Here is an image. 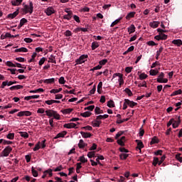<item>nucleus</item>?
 <instances>
[{
    "label": "nucleus",
    "mask_w": 182,
    "mask_h": 182,
    "mask_svg": "<svg viewBox=\"0 0 182 182\" xmlns=\"http://www.w3.org/2000/svg\"><path fill=\"white\" fill-rule=\"evenodd\" d=\"M86 146H87V144L85 143L83 139H80V142L78 144L79 149H85V147H86Z\"/></svg>",
    "instance_id": "18"
},
{
    "label": "nucleus",
    "mask_w": 182,
    "mask_h": 182,
    "mask_svg": "<svg viewBox=\"0 0 182 182\" xmlns=\"http://www.w3.org/2000/svg\"><path fill=\"white\" fill-rule=\"evenodd\" d=\"M100 69H102V65H98L94 67L93 68H91V69L90 70V72H94V70H100Z\"/></svg>",
    "instance_id": "41"
},
{
    "label": "nucleus",
    "mask_w": 182,
    "mask_h": 182,
    "mask_svg": "<svg viewBox=\"0 0 182 182\" xmlns=\"http://www.w3.org/2000/svg\"><path fill=\"white\" fill-rule=\"evenodd\" d=\"M28 22V20H26V18H23L21 19L20 21V23H21V25H25V23H26Z\"/></svg>",
    "instance_id": "64"
},
{
    "label": "nucleus",
    "mask_w": 182,
    "mask_h": 182,
    "mask_svg": "<svg viewBox=\"0 0 182 182\" xmlns=\"http://www.w3.org/2000/svg\"><path fill=\"white\" fill-rule=\"evenodd\" d=\"M120 21H122V17L115 20L114 21H113L110 27L113 28V26H114L115 25H117V23H119L120 22Z\"/></svg>",
    "instance_id": "30"
},
{
    "label": "nucleus",
    "mask_w": 182,
    "mask_h": 182,
    "mask_svg": "<svg viewBox=\"0 0 182 182\" xmlns=\"http://www.w3.org/2000/svg\"><path fill=\"white\" fill-rule=\"evenodd\" d=\"M31 172L33 177H38V171L35 170V168L33 166L31 167Z\"/></svg>",
    "instance_id": "39"
},
{
    "label": "nucleus",
    "mask_w": 182,
    "mask_h": 182,
    "mask_svg": "<svg viewBox=\"0 0 182 182\" xmlns=\"http://www.w3.org/2000/svg\"><path fill=\"white\" fill-rule=\"evenodd\" d=\"M159 25H160V21H153L149 23V26L154 29H156V28H159Z\"/></svg>",
    "instance_id": "14"
},
{
    "label": "nucleus",
    "mask_w": 182,
    "mask_h": 182,
    "mask_svg": "<svg viewBox=\"0 0 182 182\" xmlns=\"http://www.w3.org/2000/svg\"><path fill=\"white\" fill-rule=\"evenodd\" d=\"M132 70H133V67H127L125 68V72L127 73H130L132 72Z\"/></svg>",
    "instance_id": "61"
},
{
    "label": "nucleus",
    "mask_w": 182,
    "mask_h": 182,
    "mask_svg": "<svg viewBox=\"0 0 182 182\" xmlns=\"http://www.w3.org/2000/svg\"><path fill=\"white\" fill-rule=\"evenodd\" d=\"M6 66H9V68H16V65L14 64L11 61H7L6 63Z\"/></svg>",
    "instance_id": "38"
},
{
    "label": "nucleus",
    "mask_w": 182,
    "mask_h": 182,
    "mask_svg": "<svg viewBox=\"0 0 182 182\" xmlns=\"http://www.w3.org/2000/svg\"><path fill=\"white\" fill-rule=\"evenodd\" d=\"M20 135L21 136V137H23V139H28V137H29V134H28V132H21Z\"/></svg>",
    "instance_id": "36"
},
{
    "label": "nucleus",
    "mask_w": 182,
    "mask_h": 182,
    "mask_svg": "<svg viewBox=\"0 0 182 182\" xmlns=\"http://www.w3.org/2000/svg\"><path fill=\"white\" fill-rule=\"evenodd\" d=\"M152 164L153 166H154V167H156L157 164L159 165V159L157 157H154V161Z\"/></svg>",
    "instance_id": "48"
},
{
    "label": "nucleus",
    "mask_w": 182,
    "mask_h": 182,
    "mask_svg": "<svg viewBox=\"0 0 182 182\" xmlns=\"http://www.w3.org/2000/svg\"><path fill=\"white\" fill-rule=\"evenodd\" d=\"M118 82L119 83V86H122V85L124 84V80H123V76H121L119 79L118 80Z\"/></svg>",
    "instance_id": "60"
},
{
    "label": "nucleus",
    "mask_w": 182,
    "mask_h": 182,
    "mask_svg": "<svg viewBox=\"0 0 182 182\" xmlns=\"http://www.w3.org/2000/svg\"><path fill=\"white\" fill-rule=\"evenodd\" d=\"M15 53H18V52H28V49L25 47H21L20 48L16 49L14 50Z\"/></svg>",
    "instance_id": "27"
},
{
    "label": "nucleus",
    "mask_w": 182,
    "mask_h": 182,
    "mask_svg": "<svg viewBox=\"0 0 182 182\" xmlns=\"http://www.w3.org/2000/svg\"><path fill=\"white\" fill-rule=\"evenodd\" d=\"M7 139H9V140H14V137H15V134L14 133H10L9 134L6 135Z\"/></svg>",
    "instance_id": "42"
},
{
    "label": "nucleus",
    "mask_w": 182,
    "mask_h": 182,
    "mask_svg": "<svg viewBox=\"0 0 182 182\" xmlns=\"http://www.w3.org/2000/svg\"><path fill=\"white\" fill-rule=\"evenodd\" d=\"M73 16V12H70L68 13V14H65L63 16V19H67V21H70Z\"/></svg>",
    "instance_id": "19"
},
{
    "label": "nucleus",
    "mask_w": 182,
    "mask_h": 182,
    "mask_svg": "<svg viewBox=\"0 0 182 182\" xmlns=\"http://www.w3.org/2000/svg\"><path fill=\"white\" fill-rule=\"evenodd\" d=\"M124 134V132H123V131L119 132L116 134V136H115L116 140H117V139H119V137H120V136H123Z\"/></svg>",
    "instance_id": "55"
},
{
    "label": "nucleus",
    "mask_w": 182,
    "mask_h": 182,
    "mask_svg": "<svg viewBox=\"0 0 182 182\" xmlns=\"http://www.w3.org/2000/svg\"><path fill=\"white\" fill-rule=\"evenodd\" d=\"M164 160H166V155H163L161 157V160H159V166H161V164H163V161H164Z\"/></svg>",
    "instance_id": "53"
},
{
    "label": "nucleus",
    "mask_w": 182,
    "mask_h": 182,
    "mask_svg": "<svg viewBox=\"0 0 182 182\" xmlns=\"http://www.w3.org/2000/svg\"><path fill=\"white\" fill-rule=\"evenodd\" d=\"M92 50H95V49H97V48H99V43L96 41H94L92 43Z\"/></svg>",
    "instance_id": "25"
},
{
    "label": "nucleus",
    "mask_w": 182,
    "mask_h": 182,
    "mask_svg": "<svg viewBox=\"0 0 182 182\" xmlns=\"http://www.w3.org/2000/svg\"><path fill=\"white\" fill-rule=\"evenodd\" d=\"M22 11L25 15H26V14L32 15V14H33V3L32 1H29V5H24Z\"/></svg>",
    "instance_id": "1"
},
{
    "label": "nucleus",
    "mask_w": 182,
    "mask_h": 182,
    "mask_svg": "<svg viewBox=\"0 0 182 182\" xmlns=\"http://www.w3.org/2000/svg\"><path fill=\"white\" fill-rule=\"evenodd\" d=\"M149 73H150L151 76H156V75H157L159 73V71L155 70H151L149 71Z\"/></svg>",
    "instance_id": "52"
},
{
    "label": "nucleus",
    "mask_w": 182,
    "mask_h": 182,
    "mask_svg": "<svg viewBox=\"0 0 182 182\" xmlns=\"http://www.w3.org/2000/svg\"><path fill=\"white\" fill-rule=\"evenodd\" d=\"M95 151H90L87 154V157L89 159H92V157H95Z\"/></svg>",
    "instance_id": "51"
},
{
    "label": "nucleus",
    "mask_w": 182,
    "mask_h": 182,
    "mask_svg": "<svg viewBox=\"0 0 182 182\" xmlns=\"http://www.w3.org/2000/svg\"><path fill=\"white\" fill-rule=\"evenodd\" d=\"M73 112V109L68 108L63 110V114H69Z\"/></svg>",
    "instance_id": "29"
},
{
    "label": "nucleus",
    "mask_w": 182,
    "mask_h": 182,
    "mask_svg": "<svg viewBox=\"0 0 182 182\" xmlns=\"http://www.w3.org/2000/svg\"><path fill=\"white\" fill-rule=\"evenodd\" d=\"M59 92H62V88H59L58 90V89H53L50 91V93L56 94V93H59Z\"/></svg>",
    "instance_id": "44"
},
{
    "label": "nucleus",
    "mask_w": 182,
    "mask_h": 182,
    "mask_svg": "<svg viewBox=\"0 0 182 182\" xmlns=\"http://www.w3.org/2000/svg\"><path fill=\"white\" fill-rule=\"evenodd\" d=\"M180 156H181V154H177L176 155V159L179 163H182V157H181Z\"/></svg>",
    "instance_id": "54"
},
{
    "label": "nucleus",
    "mask_w": 182,
    "mask_h": 182,
    "mask_svg": "<svg viewBox=\"0 0 182 182\" xmlns=\"http://www.w3.org/2000/svg\"><path fill=\"white\" fill-rule=\"evenodd\" d=\"M107 62V59L102 60L99 62L100 66H104V65H106Z\"/></svg>",
    "instance_id": "59"
},
{
    "label": "nucleus",
    "mask_w": 182,
    "mask_h": 182,
    "mask_svg": "<svg viewBox=\"0 0 182 182\" xmlns=\"http://www.w3.org/2000/svg\"><path fill=\"white\" fill-rule=\"evenodd\" d=\"M18 14H19V9H18L14 13L8 14L7 18H9L10 19H14V18H16V16H18Z\"/></svg>",
    "instance_id": "6"
},
{
    "label": "nucleus",
    "mask_w": 182,
    "mask_h": 182,
    "mask_svg": "<svg viewBox=\"0 0 182 182\" xmlns=\"http://www.w3.org/2000/svg\"><path fill=\"white\" fill-rule=\"evenodd\" d=\"M107 117H109L108 114L98 115V116H97V120H102L103 119H107Z\"/></svg>",
    "instance_id": "31"
},
{
    "label": "nucleus",
    "mask_w": 182,
    "mask_h": 182,
    "mask_svg": "<svg viewBox=\"0 0 182 182\" xmlns=\"http://www.w3.org/2000/svg\"><path fill=\"white\" fill-rule=\"evenodd\" d=\"M78 161H81V163H87V159H86L84 156H80Z\"/></svg>",
    "instance_id": "45"
},
{
    "label": "nucleus",
    "mask_w": 182,
    "mask_h": 182,
    "mask_svg": "<svg viewBox=\"0 0 182 182\" xmlns=\"http://www.w3.org/2000/svg\"><path fill=\"white\" fill-rule=\"evenodd\" d=\"M159 139L157 138V136H154L152 139H151V141L150 142V144L151 145H153V144H157L159 143Z\"/></svg>",
    "instance_id": "23"
},
{
    "label": "nucleus",
    "mask_w": 182,
    "mask_h": 182,
    "mask_svg": "<svg viewBox=\"0 0 182 182\" xmlns=\"http://www.w3.org/2000/svg\"><path fill=\"white\" fill-rule=\"evenodd\" d=\"M159 36H161V41H166L167 39V35L164 33H159Z\"/></svg>",
    "instance_id": "57"
},
{
    "label": "nucleus",
    "mask_w": 182,
    "mask_h": 182,
    "mask_svg": "<svg viewBox=\"0 0 182 182\" xmlns=\"http://www.w3.org/2000/svg\"><path fill=\"white\" fill-rule=\"evenodd\" d=\"M95 114H103V110L100 109V107H96L95 109Z\"/></svg>",
    "instance_id": "26"
},
{
    "label": "nucleus",
    "mask_w": 182,
    "mask_h": 182,
    "mask_svg": "<svg viewBox=\"0 0 182 182\" xmlns=\"http://www.w3.org/2000/svg\"><path fill=\"white\" fill-rule=\"evenodd\" d=\"M136 143H137L136 149H139V150L141 151V149L144 147V145L143 144V141H141V140L136 139Z\"/></svg>",
    "instance_id": "9"
},
{
    "label": "nucleus",
    "mask_w": 182,
    "mask_h": 182,
    "mask_svg": "<svg viewBox=\"0 0 182 182\" xmlns=\"http://www.w3.org/2000/svg\"><path fill=\"white\" fill-rule=\"evenodd\" d=\"M45 92V90H43V88H38L37 90L29 91L30 93H39V92Z\"/></svg>",
    "instance_id": "28"
},
{
    "label": "nucleus",
    "mask_w": 182,
    "mask_h": 182,
    "mask_svg": "<svg viewBox=\"0 0 182 182\" xmlns=\"http://www.w3.org/2000/svg\"><path fill=\"white\" fill-rule=\"evenodd\" d=\"M4 35L6 38H18L19 36V35L13 36L9 33H6Z\"/></svg>",
    "instance_id": "43"
},
{
    "label": "nucleus",
    "mask_w": 182,
    "mask_h": 182,
    "mask_svg": "<svg viewBox=\"0 0 182 182\" xmlns=\"http://www.w3.org/2000/svg\"><path fill=\"white\" fill-rule=\"evenodd\" d=\"M125 103L129 106V107H134V106H137V103L134 102V101H130L129 99L124 100Z\"/></svg>",
    "instance_id": "7"
},
{
    "label": "nucleus",
    "mask_w": 182,
    "mask_h": 182,
    "mask_svg": "<svg viewBox=\"0 0 182 182\" xmlns=\"http://www.w3.org/2000/svg\"><path fill=\"white\" fill-rule=\"evenodd\" d=\"M44 83L50 84L55 83V78H49L44 80Z\"/></svg>",
    "instance_id": "33"
},
{
    "label": "nucleus",
    "mask_w": 182,
    "mask_h": 182,
    "mask_svg": "<svg viewBox=\"0 0 182 182\" xmlns=\"http://www.w3.org/2000/svg\"><path fill=\"white\" fill-rule=\"evenodd\" d=\"M9 89L11 91L19 90V89H23V85H14V86H11Z\"/></svg>",
    "instance_id": "16"
},
{
    "label": "nucleus",
    "mask_w": 182,
    "mask_h": 182,
    "mask_svg": "<svg viewBox=\"0 0 182 182\" xmlns=\"http://www.w3.org/2000/svg\"><path fill=\"white\" fill-rule=\"evenodd\" d=\"M124 92L128 94V96H133V92H132V90L129 88H126L124 90Z\"/></svg>",
    "instance_id": "56"
},
{
    "label": "nucleus",
    "mask_w": 182,
    "mask_h": 182,
    "mask_svg": "<svg viewBox=\"0 0 182 182\" xmlns=\"http://www.w3.org/2000/svg\"><path fill=\"white\" fill-rule=\"evenodd\" d=\"M63 127H65V129H77V127H76V124L73 122L65 124L63 125Z\"/></svg>",
    "instance_id": "5"
},
{
    "label": "nucleus",
    "mask_w": 182,
    "mask_h": 182,
    "mask_svg": "<svg viewBox=\"0 0 182 182\" xmlns=\"http://www.w3.org/2000/svg\"><path fill=\"white\" fill-rule=\"evenodd\" d=\"M87 55H82L78 59L75 60V62L77 65H82V63H85V62H86V59H87Z\"/></svg>",
    "instance_id": "4"
},
{
    "label": "nucleus",
    "mask_w": 182,
    "mask_h": 182,
    "mask_svg": "<svg viewBox=\"0 0 182 182\" xmlns=\"http://www.w3.org/2000/svg\"><path fill=\"white\" fill-rule=\"evenodd\" d=\"M156 82L158 83H167V82H168V80L167 78L156 79Z\"/></svg>",
    "instance_id": "32"
},
{
    "label": "nucleus",
    "mask_w": 182,
    "mask_h": 182,
    "mask_svg": "<svg viewBox=\"0 0 182 182\" xmlns=\"http://www.w3.org/2000/svg\"><path fill=\"white\" fill-rule=\"evenodd\" d=\"M23 1V0H13L11 1V5H13V6H19Z\"/></svg>",
    "instance_id": "13"
},
{
    "label": "nucleus",
    "mask_w": 182,
    "mask_h": 182,
    "mask_svg": "<svg viewBox=\"0 0 182 182\" xmlns=\"http://www.w3.org/2000/svg\"><path fill=\"white\" fill-rule=\"evenodd\" d=\"M41 149V142L38 141L36 144V146L33 148V151H38Z\"/></svg>",
    "instance_id": "46"
},
{
    "label": "nucleus",
    "mask_w": 182,
    "mask_h": 182,
    "mask_svg": "<svg viewBox=\"0 0 182 182\" xmlns=\"http://www.w3.org/2000/svg\"><path fill=\"white\" fill-rule=\"evenodd\" d=\"M66 134H68V132L66 131H63L62 132L58 133L55 137L54 139H60V137H65V136H66Z\"/></svg>",
    "instance_id": "12"
},
{
    "label": "nucleus",
    "mask_w": 182,
    "mask_h": 182,
    "mask_svg": "<svg viewBox=\"0 0 182 182\" xmlns=\"http://www.w3.org/2000/svg\"><path fill=\"white\" fill-rule=\"evenodd\" d=\"M12 151V147L8 146L1 152V157H8L9 154Z\"/></svg>",
    "instance_id": "3"
},
{
    "label": "nucleus",
    "mask_w": 182,
    "mask_h": 182,
    "mask_svg": "<svg viewBox=\"0 0 182 182\" xmlns=\"http://www.w3.org/2000/svg\"><path fill=\"white\" fill-rule=\"evenodd\" d=\"M46 61V58L45 57H43L38 62L39 66H42V65H43V63H45Z\"/></svg>",
    "instance_id": "50"
},
{
    "label": "nucleus",
    "mask_w": 182,
    "mask_h": 182,
    "mask_svg": "<svg viewBox=\"0 0 182 182\" xmlns=\"http://www.w3.org/2000/svg\"><path fill=\"white\" fill-rule=\"evenodd\" d=\"M147 77H148V75L146 73H141L139 75L140 80H144V79H147Z\"/></svg>",
    "instance_id": "34"
},
{
    "label": "nucleus",
    "mask_w": 182,
    "mask_h": 182,
    "mask_svg": "<svg viewBox=\"0 0 182 182\" xmlns=\"http://www.w3.org/2000/svg\"><path fill=\"white\" fill-rule=\"evenodd\" d=\"M134 15H136V11L130 12L126 16V19L129 21L131 18H134Z\"/></svg>",
    "instance_id": "21"
},
{
    "label": "nucleus",
    "mask_w": 182,
    "mask_h": 182,
    "mask_svg": "<svg viewBox=\"0 0 182 182\" xmlns=\"http://www.w3.org/2000/svg\"><path fill=\"white\" fill-rule=\"evenodd\" d=\"M46 15H48V16H50V15L55 14V9H53V8H52V7H48L46 10Z\"/></svg>",
    "instance_id": "10"
},
{
    "label": "nucleus",
    "mask_w": 182,
    "mask_h": 182,
    "mask_svg": "<svg viewBox=\"0 0 182 182\" xmlns=\"http://www.w3.org/2000/svg\"><path fill=\"white\" fill-rule=\"evenodd\" d=\"M100 124H102V121L97 119V118H96V119L92 122L93 127H100Z\"/></svg>",
    "instance_id": "15"
},
{
    "label": "nucleus",
    "mask_w": 182,
    "mask_h": 182,
    "mask_svg": "<svg viewBox=\"0 0 182 182\" xmlns=\"http://www.w3.org/2000/svg\"><path fill=\"white\" fill-rule=\"evenodd\" d=\"M80 116H82V117H90V116H92V113L87 111L85 112L81 113Z\"/></svg>",
    "instance_id": "24"
},
{
    "label": "nucleus",
    "mask_w": 182,
    "mask_h": 182,
    "mask_svg": "<svg viewBox=\"0 0 182 182\" xmlns=\"http://www.w3.org/2000/svg\"><path fill=\"white\" fill-rule=\"evenodd\" d=\"M53 170L49 168L43 172V175L42 176V178H45L47 174H49V177H52L53 173H52Z\"/></svg>",
    "instance_id": "8"
},
{
    "label": "nucleus",
    "mask_w": 182,
    "mask_h": 182,
    "mask_svg": "<svg viewBox=\"0 0 182 182\" xmlns=\"http://www.w3.org/2000/svg\"><path fill=\"white\" fill-rule=\"evenodd\" d=\"M58 82L60 85H65V83H66V80H65V77H60L58 80Z\"/></svg>",
    "instance_id": "47"
},
{
    "label": "nucleus",
    "mask_w": 182,
    "mask_h": 182,
    "mask_svg": "<svg viewBox=\"0 0 182 182\" xmlns=\"http://www.w3.org/2000/svg\"><path fill=\"white\" fill-rule=\"evenodd\" d=\"M172 43L173 45H176V46H182V41L180 39H177V40H173L172 41Z\"/></svg>",
    "instance_id": "22"
},
{
    "label": "nucleus",
    "mask_w": 182,
    "mask_h": 182,
    "mask_svg": "<svg viewBox=\"0 0 182 182\" xmlns=\"http://www.w3.org/2000/svg\"><path fill=\"white\" fill-rule=\"evenodd\" d=\"M174 123L172 124V127L173 129H177V127H178V126L180 125V123H181V119H180V118H178V121H175L173 122Z\"/></svg>",
    "instance_id": "20"
},
{
    "label": "nucleus",
    "mask_w": 182,
    "mask_h": 182,
    "mask_svg": "<svg viewBox=\"0 0 182 182\" xmlns=\"http://www.w3.org/2000/svg\"><path fill=\"white\" fill-rule=\"evenodd\" d=\"M127 157H129V154H121L119 155V159L121 160H126V159H127Z\"/></svg>",
    "instance_id": "35"
},
{
    "label": "nucleus",
    "mask_w": 182,
    "mask_h": 182,
    "mask_svg": "<svg viewBox=\"0 0 182 182\" xmlns=\"http://www.w3.org/2000/svg\"><path fill=\"white\" fill-rule=\"evenodd\" d=\"M46 111H45V109L43 108H38L37 110V113H40L41 114H43V113H46Z\"/></svg>",
    "instance_id": "62"
},
{
    "label": "nucleus",
    "mask_w": 182,
    "mask_h": 182,
    "mask_svg": "<svg viewBox=\"0 0 182 182\" xmlns=\"http://www.w3.org/2000/svg\"><path fill=\"white\" fill-rule=\"evenodd\" d=\"M94 109H95V105H90L84 108V110H90V112H92Z\"/></svg>",
    "instance_id": "58"
},
{
    "label": "nucleus",
    "mask_w": 182,
    "mask_h": 182,
    "mask_svg": "<svg viewBox=\"0 0 182 182\" xmlns=\"http://www.w3.org/2000/svg\"><path fill=\"white\" fill-rule=\"evenodd\" d=\"M128 32H129V35H131V33H134V32H136V26H134V24H132L128 28Z\"/></svg>",
    "instance_id": "17"
},
{
    "label": "nucleus",
    "mask_w": 182,
    "mask_h": 182,
    "mask_svg": "<svg viewBox=\"0 0 182 182\" xmlns=\"http://www.w3.org/2000/svg\"><path fill=\"white\" fill-rule=\"evenodd\" d=\"M107 106H108V107H114V102L113 100H109L108 102H107Z\"/></svg>",
    "instance_id": "49"
},
{
    "label": "nucleus",
    "mask_w": 182,
    "mask_h": 182,
    "mask_svg": "<svg viewBox=\"0 0 182 182\" xmlns=\"http://www.w3.org/2000/svg\"><path fill=\"white\" fill-rule=\"evenodd\" d=\"M80 134L84 139H89L92 137V134H90V132H80Z\"/></svg>",
    "instance_id": "11"
},
{
    "label": "nucleus",
    "mask_w": 182,
    "mask_h": 182,
    "mask_svg": "<svg viewBox=\"0 0 182 182\" xmlns=\"http://www.w3.org/2000/svg\"><path fill=\"white\" fill-rule=\"evenodd\" d=\"M82 130H88L89 132H92V130H93V128L89 125L86 126V127H81Z\"/></svg>",
    "instance_id": "37"
},
{
    "label": "nucleus",
    "mask_w": 182,
    "mask_h": 182,
    "mask_svg": "<svg viewBox=\"0 0 182 182\" xmlns=\"http://www.w3.org/2000/svg\"><path fill=\"white\" fill-rule=\"evenodd\" d=\"M124 122H129V118L123 119H118L117 121V124H122V123H124Z\"/></svg>",
    "instance_id": "40"
},
{
    "label": "nucleus",
    "mask_w": 182,
    "mask_h": 182,
    "mask_svg": "<svg viewBox=\"0 0 182 182\" xmlns=\"http://www.w3.org/2000/svg\"><path fill=\"white\" fill-rule=\"evenodd\" d=\"M65 36H72V31L67 30L65 33H64Z\"/></svg>",
    "instance_id": "63"
},
{
    "label": "nucleus",
    "mask_w": 182,
    "mask_h": 182,
    "mask_svg": "<svg viewBox=\"0 0 182 182\" xmlns=\"http://www.w3.org/2000/svg\"><path fill=\"white\" fill-rule=\"evenodd\" d=\"M46 114L48 117H54L56 120H60V115L58 114V112L53 109H47L46 110Z\"/></svg>",
    "instance_id": "2"
}]
</instances>
